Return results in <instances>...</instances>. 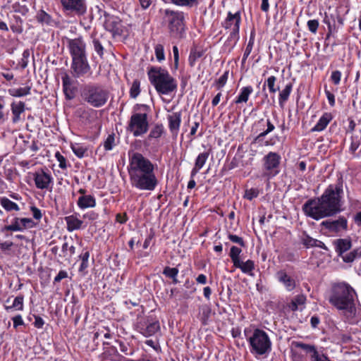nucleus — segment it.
<instances>
[{
	"instance_id": "nucleus-58",
	"label": "nucleus",
	"mask_w": 361,
	"mask_h": 361,
	"mask_svg": "<svg viewBox=\"0 0 361 361\" xmlns=\"http://www.w3.org/2000/svg\"><path fill=\"white\" fill-rule=\"evenodd\" d=\"M54 157L59 162V166L61 169H66L68 167L66 159L59 152H56Z\"/></svg>"
},
{
	"instance_id": "nucleus-47",
	"label": "nucleus",
	"mask_w": 361,
	"mask_h": 361,
	"mask_svg": "<svg viewBox=\"0 0 361 361\" xmlns=\"http://www.w3.org/2000/svg\"><path fill=\"white\" fill-rule=\"evenodd\" d=\"M79 257L81 259V264L80 265L78 271L80 272H84L88 267V260L90 257V252L89 251H85L82 252Z\"/></svg>"
},
{
	"instance_id": "nucleus-9",
	"label": "nucleus",
	"mask_w": 361,
	"mask_h": 361,
	"mask_svg": "<svg viewBox=\"0 0 361 361\" xmlns=\"http://www.w3.org/2000/svg\"><path fill=\"white\" fill-rule=\"evenodd\" d=\"M148 116L146 113H133L130 118L127 130L134 137L145 134L149 129Z\"/></svg>"
},
{
	"instance_id": "nucleus-64",
	"label": "nucleus",
	"mask_w": 361,
	"mask_h": 361,
	"mask_svg": "<svg viewBox=\"0 0 361 361\" xmlns=\"http://www.w3.org/2000/svg\"><path fill=\"white\" fill-rule=\"evenodd\" d=\"M312 361H330V360L324 354H320L318 351L311 357Z\"/></svg>"
},
{
	"instance_id": "nucleus-62",
	"label": "nucleus",
	"mask_w": 361,
	"mask_h": 361,
	"mask_svg": "<svg viewBox=\"0 0 361 361\" xmlns=\"http://www.w3.org/2000/svg\"><path fill=\"white\" fill-rule=\"evenodd\" d=\"M29 56H30L29 50L28 49L24 50V51L23 52L22 58L20 59V66L23 68H25L27 67V63H28Z\"/></svg>"
},
{
	"instance_id": "nucleus-35",
	"label": "nucleus",
	"mask_w": 361,
	"mask_h": 361,
	"mask_svg": "<svg viewBox=\"0 0 361 361\" xmlns=\"http://www.w3.org/2000/svg\"><path fill=\"white\" fill-rule=\"evenodd\" d=\"M293 90V84L289 82L288 83L284 89H283L279 94V106L283 108L284 106L285 103L288 101L289 96Z\"/></svg>"
},
{
	"instance_id": "nucleus-12",
	"label": "nucleus",
	"mask_w": 361,
	"mask_h": 361,
	"mask_svg": "<svg viewBox=\"0 0 361 361\" xmlns=\"http://www.w3.org/2000/svg\"><path fill=\"white\" fill-rule=\"evenodd\" d=\"M35 185L37 189L51 190L54 185V178L47 169H38L31 173Z\"/></svg>"
},
{
	"instance_id": "nucleus-55",
	"label": "nucleus",
	"mask_w": 361,
	"mask_h": 361,
	"mask_svg": "<svg viewBox=\"0 0 361 361\" xmlns=\"http://www.w3.org/2000/svg\"><path fill=\"white\" fill-rule=\"evenodd\" d=\"M154 52L157 59L160 62L165 59L164 46L158 44L154 47Z\"/></svg>"
},
{
	"instance_id": "nucleus-31",
	"label": "nucleus",
	"mask_w": 361,
	"mask_h": 361,
	"mask_svg": "<svg viewBox=\"0 0 361 361\" xmlns=\"http://www.w3.org/2000/svg\"><path fill=\"white\" fill-rule=\"evenodd\" d=\"M77 204L82 209L92 208L96 206V200L90 195H82L78 198Z\"/></svg>"
},
{
	"instance_id": "nucleus-46",
	"label": "nucleus",
	"mask_w": 361,
	"mask_h": 361,
	"mask_svg": "<svg viewBox=\"0 0 361 361\" xmlns=\"http://www.w3.org/2000/svg\"><path fill=\"white\" fill-rule=\"evenodd\" d=\"M276 81V78L275 76H274V75L269 76L267 78V80H266V82L263 86V88L264 89L267 85L269 88V91L270 93H272V94L276 93L279 90V87H275Z\"/></svg>"
},
{
	"instance_id": "nucleus-38",
	"label": "nucleus",
	"mask_w": 361,
	"mask_h": 361,
	"mask_svg": "<svg viewBox=\"0 0 361 361\" xmlns=\"http://www.w3.org/2000/svg\"><path fill=\"white\" fill-rule=\"evenodd\" d=\"M71 149L76 157L82 158L86 155L88 149L85 145L75 143L71 145Z\"/></svg>"
},
{
	"instance_id": "nucleus-61",
	"label": "nucleus",
	"mask_w": 361,
	"mask_h": 361,
	"mask_svg": "<svg viewBox=\"0 0 361 361\" xmlns=\"http://www.w3.org/2000/svg\"><path fill=\"white\" fill-rule=\"evenodd\" d=\"M308 30L313 34H315L319 27V21L317 20H310L307 23Z\"/></svg>"
},
{
	"instance_id": "nucleus-14",
	"label": "nucleus",
	"mask_w": 361,
	"mask_h": 361,
	"mask_svg": "<svg viewBox=\"0 0 361 361\" xmlns=\"http://www.w3.org/2000/svg\"><path fill=\"white\" fill-rule=\"evenodd\" d=\"M71 74L75 78L89 77L92 74L87 58L73 60L71 66Z\"/></svg>"
},
{
	"instance_id": "nucleus-40",
	"label": "nucleus",
	"mask_w": 361,
	"mask_h": 361,
	"mask_svg": "<svg viewBox=\"0 0 361 361\" xmlns=\"http://www.w3.org/2000/svg\"><path fill=\"white\" fill-rule=\"evenodd\" d=\"M178 271H179L177 268L166 267L163 270V274L166 277L171 279L173 280V283L176 284L179 282L177 279Z\"/></svg>"
},
{
	"instance_id": "nucleus-41",
	"label": "nucleus",
	"mask_w": 361,
	"mask_h": 361,
	"mask_svg": "<svg viewBox=\"0 0 361 361\" xmlns=\"http://www.w3.org/2000/svg\"><path fill=\"white\" fill-rule=\"evenodd\" d=\"M63 257L70 259L75 253V247L70 245L68 242H64L61 247Z\"/></svg>"
},
{
	"instance_id": "nucleus-32",
	"label": "nucleus",
	"mask_w": 361,
	"mask_h": 361,
	"mask_svg": "<svg viewBox=\"0 0 361 361\" xmlns=\"http://www.w3.org/2000/svg\"><path fill=\"white\" fill-rule=\"evenodd\" d=\"M80 117L86 123H93L97 118V111L92 109H80Z\"/></svg>"
},
{
	"instance_id": "nucleus-43",
	"label": "nucleus",
	"mask_w": 361,
	"mask_h": 361,
	"mask_svg": "<svg viewBox=\"0 0 361 361\" xmlns=\"http://www.w3.org/2000/svg\"><path fill=\"white\" fill-rule=\"evenodd\" d=\"M343 259V260L345 262L349 263L353 262L357 257H361V250L356 249L353 250V251L350 252L349 253H347L345 255L343 254L342 256H341Z\"/></svg>"
},
{
	"instance_id": "nucleus-22",
	"label": "nucleus",
	"mask_w": 361,
	"mask_h": 361,
	"mask_svg": "<svg viewBox=\"0 0 361 361\" xmlns=\"http://www.w3.org/2000/svg\"><path fill=\"white\" fill-rule=\"evenodd\" d=\"M257 125L265 126H267V128L260 132L259 135L255 137V142H259V141L262 140L264 137H265L270 133L273 132L275 129V126L269 117H267L266 118H262L258 120Z\"/></svg>"
},
{
	"instance_id": "nucleus-36",
	"label": "nucleus",
	"mask_w": 361,
	"mask_h": 361,
	"mask_svg": "<svg viewBox=\"0 0 361 361\" xmlns=\"http://www.w3.org/2000/svg\"><path fill=\"white\" fill-rule=\"evenodd\" d=\"M23 300L24 297L23 295H18L16 297L11 305H6L5 310L7 312H12L13 310L21 311L23 310Z\"/></svg>"
},
{
	"instance_id": "nucleus-4",
	"label": "nucleus",
	"mask_w": 361,
	"mask_h": 361,
	"mask_svg": "<svg viewBox=\"0 0 361 361\" xmlns=\"http://www.w3.org/2000/svg\"><path fill=\"white\" fill-rule=\"evenodd\" d=\"M162 25L165 26L172 37L182 39L185 35L186 14L181 11L170 8L160 9Z\"/></svg>"
},
{
	"instance_id": "nucleus-52",
	"label": "nucleus",
	"mask_w": 361,
	"mask_h": 361,
	"mask_svg": "<svg viewBox=\"0 0 361 361\" xmlns=\"http://www.w3.org/2000/svg\"><path fill=\"white\" fill-rule=\"evenodd\" d=\"M200 320L202 324H206L211 314V309L208 306H203L200 308Z\"/></svg>"
},
{
	"instance_id": "nucleus-6",
	"label": "nucleus",
	"mask_w": 361,
	"mask_h": 361,
	"mask_svg": "<svg viewBox=\"0 0 361 361\" xmlns=\"http://www.w3.org/2000/svg\"><path fill=\"white\" fill-rule=\"evenodd\" d=\"M82 99L94 108L103 106L109 99V92L99 85L88 84L81 92Z\"/></svg>"
},
{
	"instance_id": "nucleus-37",
	"label": "nucleus",
	"mask_w": 361,
	"mask_h": 361,
	"mask_svg": "<svg viewBox=\"0 0 361 361\" xmlns=\"http://www.w3.org/2000/svg\"><path fill=\"white\" fill-rule=\"evenodd\" d=\"M0 204L7 212L20 210L18 205L16 202L11 201L6 197H3L0 199Z\"/></svg>"
},
{
	"instance_id": "nucleus-11",
	"label": "nucleus",
	"mask_w": 361,
	"mask_h": 361,
	"mask_svg": "<svg viewBox=\"0 0 361 361\" xmlns=\"http://www.w3.org/2000/svg\"><path fill=\"white\" fill-rule=\"evenodd\" d=\"M136 330L145 337H150L160 331L159 322L152 316L137 318Z\"/></svg>"
},
{
	"instance_id": "nucleus-28",
	"label": "nucleus",
	"mask_w": 361,
	"mask_h": 361,
	"mask_svg": "<svg viewBox=\"0 0 361 361\" xmlns=\"http://www.w3.org/2000/svg\"><path fill=\"white\" fill-rule=\"evenodd\" d=\"M333 119V116L329 112H325L320 117L316 125L311 129V132H321L323 131L331 121Z\"/></svg>"
},
{
	"instance_id": "nucleus-1",
	"label": "nucleus",
	"mask_w": 361,
	"mask_h": 361,
	"mask_svg": "<svg viewBox=\"0 0 361 361\" xmlns=\"http://www.w3.org/2000/svg\"><path fill=\"white\" fill-rule=\"evenodd\" d=\"M354 289L345 282L334 283L327 292L329 302L341 312L345 321L356 324L361 321V305Z\"/></svg>"
},
{
	"instance_id": "nucleus-63",
	"label": "nucleus",
	"mask_w": 361,
	"mask_h": 361,
	"mask_svg": "<svg viewBox=\"0 0 361 361\" xmlns=\"http://www.w3.org/2000/svg\"><path fill=\"white\" fill-rule=\"evenodd\" d=\"M341 78V72L339 71H334L331 73V80L335 85L340 83Z\"/></svg>"
},
{
	"instance_id": "nucleus-34",
	"label": "nucleus",
	"mask_w": 361,
	"mask_h": 361,
	"mask_svg": "<svg viewBox=\"0 0 361 361\" xmlns=\"http://www.w3.org/2000/svg\"><path fill=\"white\" fill-rule=\"evenodd\" d=\"M292 348L302 349L306 353H309L310 355V358L313 356L314 354L316 353L317 348L313 345H310L307 343H304L301 341H293L291 343Z\"/></svg>"
},
{
	"instance_id": "nucleus-27",
	"label": "nucleus",
	"mask_w": 361,
	"mask_h": 361,
	"mask_svg": "<svg viewBox=\"0 0 361 361\" xmlns=\"http://www.w3.org/2000/svg\"><path fill=\"white\" fill-rule=\"evenodd\" d=\"M169 128L171 132L177 135L180 123H181V112H173L168 116Z\"/></svg>"
},
{
	"instance_id": "nucleus-25",
	"label": "nucleus",
	"mask_w": 361,
	"mask_h": 361,
	"mask_svg": "<svg viewBox=\"0 0 361 361\" xmlns=\"http://www.w3.org/2000/svg\"><path fill=\"white\" fill-rule=\"evenodd\" d=\"M209 154L210 150L205 151L198 154L195 161V166L191 171V178H194L199 172V171L204 166L209 158Z\"/></svg>"
},
{
	"instance_id": "nucleus-54",
	"label": "nucleus",
	"mask_w": 361,
	"mask_h": 361,
	"mask_svg": "<svg viewBox=\"0 0 361 361\" xmlns=\"http://www.w3.org/2000/svg\"><path fill=\"white\" fill-rule=\"evenodd\" d=\"M163 126L161 125L155 126L150 131L149 137V138H159L163 133Z\"/></svg>"
},
{
	"instance_id": "nucleus-57",
	"label": "nucleus",
	"mask_w": 361,
	"mask_h": 361,
	"mask_svg": "<svg viewBox=\"0 0 361 361\" xmlns=\"http://www.w3.org/2000/svg\"><path fill=\"white\" fill-rule=\"evenodd\" d=\"M202 56V53L200 51H197V50H191L188 61L189 63L191 66H193L196 62V61Z\"/></svg>"
},
{
	"instance_id": "nucleus-10",
	"label": "nucleus",
	"mask_w": 361,
	"mask_h": 361,
	"mask_svg": "<svg viewBox=\"0 0 361 361\" xmlns=\"http://www.w3.org/2000/svg\"><path fill=\"white\" fill-rule=\"evenodd\" d=\"M281 156L274 152H269L263 157V169L262 176L269 180L280 173Z\"/></svg>"
},
{
	"instance_id": "nucleus-51",
	"label": "nucleus",
	"mask_w": 361,
	"mask_h": 361,
	"mask_svg": "<svg viewBox=\"0 0 361 361\" xmlns=\"http://www.w3.org/2000/svg\"><path fill=\"white\" fill-rule=\"evenodd\" d=\"M92 44L94 51L101 58H102L104 55V47L100 39L92 37Z\"/></svg>"
},
{
	"instance_id": "nucleus-49",
	"label": "nucleus",
	"mask_w": 361,
	"mask_h": 361,
	"mask_svg": "<svg viewBox=\"0 0 361 361\" xmlns=\"http://www.w3.org/2000/svg\"><path fill=\"white\" fill-rule=\"evenodd\" d=\"M176 6L191 8L197 4V0H171Z\"/></svg>"
},
{
	"instance_id": "nucleus-24",
	"label": "nucleus",
	"mask_w": 361,
	"mask_h": 361,
	"mask_svg": "<svg viewBox=\"0 0 361 361\" xmlns=\"http://www.w3.org/2000/svg\"><path fill=\"white\" fill-rule=\"evenodd\" d=\"M63 90L66 98L71 100L75 97V87H73V80L68 74L62 76Z\"/></svg>"
},
{
	"instance_id": "nucleus-8",
	"label": "nucleus",
	"mask_w": 361,
	"mask_h": 361,
	"mask_svg": "<svg viewBox=\"0 0 361 361\" xmlns=\"http://www.w3.org/2000/svg\"><path fill=\"white\" fill-rule=\"evenodd\" d=\"M150 170H154V166L149 159L139 152H129V164L128 166L129 176Z\"/></svg>"
},
{
	"instance_id": "nucleus-30",
	"label": "nucleus",
	"mask_w": 361,
	"mask_h": 361,
	"mask_svg": "<svg viewBox=\"0 0 361 361\" xmlns=\"http://www.w3.org/2000/svg\"><path fill=\"white\" fill-rule=\"evenodd\" d=\"M336 252L338 256H342L345 252L349 250L352 246L351 240L347 238H341L334 241Z\"/></svg>"
},
{
	"instance_id": "nucleus-5",
	"label": "nucleus",
	"mask_w": 361,
	"mask_h": 361,
	"mask_svg": "<svg viewBox=\"0 0 361 361\" xmlns=\"http://www.w3.org/2000/svg\"><path fill=\"white\" fill-rule=\"evenodd\" d=\"M149 80L159 94L168 95L176 91L178 83L166 69L152 67L148 73Z\"/></svg>"
},
{
	"instance_id": "nucleus-39",
	"label": "nucleus",
	"mask_w": 361,
	"mask_h": 361,
	"mask_svg": "<svg viewBox=\"0 0 361 361\" xmlns=\"http://www.w3.org/2000/svg\"><path fill=\"white\" fill-rule=\"evenodd\" d=\"M30 87L14 88L9 90L8 93L12 97H21L30 94Z\"/></svg>"
},
{
	"instance_id": "nucleus-15",
	"label": "nucleus",
	"mask_w": 361,
	"mask_h": 361,
	"mask_svg": "<svg viewBox=\"0 0 361 361\" xmlns=\"http://www.w3.org/2000/svg\"><path fill=\"white\" fill-rule=\"evenodd\" d=\"M63 11L77 16H82L87 11L86 0H59Z\"/></svg>"
},
{
	"instance_id": "nucleus-3",
	"label": "nucleus",
	"mask_w": 361,
	"mask_h": 361,
	"mask_svg": "<svg viewBox=\"0 0 361 361\" xmlns=\"http://www.w3.org/2000/svg\"><path fill=\"white\" fill-rule=\"evenodd\" d=\"M243 334L248 343L250 353L256 358L266 357L270 354L272 343L266 331L251 326L244 329Z\"/></svg>"
},
{
	"instance_id": "nucleus-48",
	"label": "nucleus",
	"mask_w": 361,
	"mask_h": 361,
	"mask_svg": "<svg viewBox=\"0 0 361 361\" xmlns=\"http://www.w3.org/2000/svg\"><path fill=\"white\" fill-rule=\"evenodd\" d=\"M103 145L105 151L112 150L116 145L115 135L114 133L109 134L104 140Z\"/></svg>"
},
{
	"instance_id": "nucleus-19",
	"label": "nucleus",
	"mask_w": 361,
	"mask_h": 361,
	"mask_svg": "<svg viewBox=\"0 0 361 361\" xmlns=\"http://www.w3.org/2000/svg\"><path fill=\"white\" fill-rule=\"evenodd\" d=\"M276 277L279 283H281L285 289L290 292L296 287V281L293 276L288 274L286 270L281 269L276 272Z\"/></svg>"
},
{
	"instance_id": "nucleus-59",
	"label": "nucleus",
	"mask_w": 361,
	"mask_h": 361,
	"mask_svg": "<svg viewBox=\"0 0 361 361\" xmlns=\"http://www.w3.org/2000/svg\"><path fill=\"white\" fill-rule=\"evenodd\" d=\"M228 238L231 242L238 244L241 247L245 246V242H244L243 238H241L240 236H238L234 234L228 233Z\"/></svg>"
},
{
	"instance_id": "nucleus-23",
	"label": "nucleus",
	"mask_w": 361,
	"mask_h": 361,
	"mask_svg": "<svg viewBox=\"0 0 361 361\" xmlns=\"http://www.w3.org/2000/svg\"><path fill=\"white\" fill-rule=\"evenodd\" d=\"M66 223V228L68 231L79 230L83 226V221L80 219V214L74 213L64 218Z\"/></svg>"
},
{
	"instance_id": "nucleus-20",
	"label": "nucleus",
	"mask_w": 361,
	"mask_h": 361,
	"mask_svg": "<svg viewBox=\"0 0 361 361\" xmlns=\"http://www.w3.org/2000/svg\"><path fill=\"white\" fill-rule=\"evenodd\" d=\"M104 28L111 32L116 33L120 30L121 25V20L118 17L108 14L106 13H104Z\"/></svg>"
},
{
	"instance_id": "nucleus-53",
	"label": "nucleus",
	"mask_w": 361,
	"mask_h": 361,
	"mask_svg": "<svg viewBox=\"0 0 361 361\" xmlns=\"http://www.w3.org/2000/svg\"><path fill=\"white\" fill-rule=\"evenodd\" d=\"M140 82L139 80H135L133 81L130 89V95L132 98H136L139 95L140 92Z\"/></svg>"
},
{
	"instance_id": "nucleus-18",
	"label": "nucleus",
	"mask_w": 361,
	"mask_h": 361,
	"mask_svg": "<svg viewBox=\"0 0 361 361\" xmlns=\"http://www.w3.org/2000/svg\"><path fill=\"white\" fill-rule=\"evenodd\" d=\"M321 226L329 233L340 234L348 228V221L344 216H340L336 220H326L321 223Z\"/></svg>"
},
{
	"instance_id": "nucleus-21",
	"label": "nucleus",
	"mask_w": 361,
	"mask_h": 361,
	"mask_svg": "<svg viewBox=\"0 0 361 361\" xmlns=\"http://www.w3.org/2000/svg\"><path fill=\"white\" fill-rule=\"evenodd\" d=\"M11 110L12 113V123L16 124L24 120L21 115L25 111V104L23 102H13L11 104Z\"/></svg>"
},
{
	"instance_id": "nucleus-45",
	"label": "nucleus",
	"mask_w": 361,
	"mask_h": 361,
	"mask_svg": "<svg viewBox=\"0 0 361 361\" xmlns=\"http://www.w3.org/2000/svg\"><path fill=\"white\" fill-rule=\"evenodd\" d=\"M254 42H255V36L252 33H251L250 37L249 39L248 43L247 44V47L245 48V50L243 56L242 63H244L245 62L247 57L251 54L253 46H254Z\"/></svg>"
},
{
	"instance_id": "nucleus-44",
	"label": "nucleus",
	"mask_w": 361,
	"mask_h": 361,
	"mask_svg": "<svg viewBox=\"0 0 361 361\" xmlns=\"http://www.w3.org/2000/svg\"><path fill=\"white\" fill-rule=\"evenodd\" d=\"M36 18L39 23L46 25L51 24L52 20L51 16L43 10H40L37 12Z\"/></svg>"
},
{
	"instance_id": "nucleus-17",
	"label": "nucleus",
	"mask_w": 361,
	"mask_h": 361,
	"mask_svg": "<svg viewBox=\"0 0 361 361\" xmlns=\"http://www.w3.org/2000/svg\"><path fill=\"white\" fill-rule=\"evenodd\" d=\"M68 47L72 61L87 57L86 45L81 38L70 39Z\"/></svg>"
},
{
	"instance_id": "nucleus-7",
	"label": "nucleus",
	"mask_w": 361,
	"mask_h": 361,
	"mask_svg": "<svg viewBox=\"0 0 361 361\" xmlns=\"http://www.w3.org/2000/svg\"><path fill=\"white\" fill-rule=\"evenodd\" d=\"M129 178L132 187L140 190L152 191L158 185L154 170L134 173Z\"/></svg>"
},
{
	"instance_id": "nucleus-50",
	"label": "nucleus",
	"mask_w": 361,
	"mask_h": 361,
	"mask_svg": "<svg viewBox=\"0 0 361 361\" xmlns=\"http://www.w3.org/2000/svg\"><path fill=\"white\" fill-rule=\"evenodd\" d=\"M242 252V250L240 247L236 246H232L231 247L229 256L232 260L233 264L238 262L240 259V255Z\"/></svg>"
},
{
	"instance_id": "nucleus-16",
	"label": "nucleus",
	"mask_w": 361,
	"mask_h": 361,
	"mask_svg": "<svg viewBox=\"0 0 361 361\" xmlns=\"http://www.w3.org/2000/svg\"><path fill=\"white\" fill-rule=\"evenodd\" d=\"M37 224L31 218L14 217L10 225L4 226L3 231H24L35 227Z\"/></svg>"
},
{
	"instance_id": "nucleus-33",
	"label": "nucleus",
	"mask_w": 361,
	"mask_h": 361,
	"mask_svg": "<svg viewBox=\"0 0 361 361\" xmlns=\"http://www.w3.org/2000/svg\"><path fill=\"white\" fill-rule=\"evenodd\" d=\"M233 266L235 268L240 269L243 273L252 276V271L255 269V263L252 260L248 259L245 262L239 260Z\"/></svg>"
},
{
	"instance_id": "nucleus-2",
	"label": "nucleus",
	"mask_w": 361,
	"mask_h": 361,
	"mask_svg": "<svg viewBox=\"0 0 361 361\" xmlns=\"http://www.w3.org/2000/svg\"><path fill=\"white\" fill-rule=\"evenodd\" d=\"M343 183L330 185L320 197L307 200L302 206L305 214L315 220L331 216L341 211Z\"/></svg>"
},
{
	"instance_id": "nucleus-13",
	"label": "nucleus",
	"mask_w": 361,
	"mask_h": 361,
	"mask_svg": "<svg viewBox=\"0 0 361 361\" xmlns=\"http://www.w3.org/2000/svg\"><path fill=\"white\" fill-rule=\"evenodd\" d=\"M241 21L240 13L239 11L232 13L228 12L226 18L222 23L226 30H229L228 38L236 42L239 39V29Z\"/></svg>"
},
{
	"instance_id": "nucleus-29",
	"label": "nucleus",
	"mask_w": 361,
	"mask_h": 361,
	"mask_svg": "<svg viewBox=\"0 0 361 361\" xmlns=\"http://www.w3.org/2000/svg\"><path fill=\"white\" fill-rule=\"evenodd\" d=\"M252 92L253 87L251 85L243 87L240 88L238 95L233 100V103L235 104L246 103Z\"/></svg>"
},
{
	"instance_id": "nucleus-56",
	"label": "nucleus",
	"mask_w": 361,
	"mask_h": 361,
	"mask_svg": "<svg viewBox=\"0 0 361 361\" xmlns=\"http://www.w3.org/2000/svg\"><path fill=\"white\" fill-rule=\"evenodd\" d=\"M259 194V190L257 188H250V189L245 190L243 197H244V198H245L248 200H252L254 198L257 197Z\"/></svg>"
},
{
	"instance_id": "nucleus-42",
	"label": "nucleus",
	"mask_w": 361,
	"mask_h": 361,
	"mask_svg": "<svg viewBox=\"0 0 361 361\" xmlns=\"http://www.w3.org/2000/svg\"><path fill=\"white\" fill-rule=\"evenodd\" d=\"M306 302V297L303 294L296 295L290 303V308L293 311L299 309V306L304 305Z\"/></svg>"
},
{
	"instance_id": "nucleus-60",
	"label": "nucleus",
	"mask_w": 361,
	"mask_h": 361,
	"mask_svg": "<svg viewBox=\"0 0 361 361\" xmlns=\"http://www.w3.org/2000/svg\"><path fill=\"white\" fill-rule=\"evenodd\" d=\"M228 78V71H226L220 78L216 80L217 89H221L226 83Z\"/></svg>"
},
{
	"instance_id": "nucleus-26",
	"label": "nucleus",
	"mask_w": 361,
	"mask_h": 361,
	"mask_svg": "<svg viewBox=\"0 0 361 361\" xmlns=\"http://www.w3.org/2000/svg\"><path fill=\"white\" fill-rule=\"evenodd\" d=\"M301 242L303 244V245L307 248L319 247L325 250H328L323 242L310 237L305 232L303 233L302 235L301 236Z\"/></svg>"
}]
</instances>
